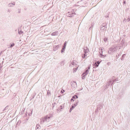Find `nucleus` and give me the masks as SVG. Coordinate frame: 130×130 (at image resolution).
<instances>
[{
	"instance_id": "obj_1",
	"label": "nucleus",
	"mask_w": 130,
	"mask_h": 130,
	"mask_svg": "<svg viewBox=\"0 0 130 130\" xmlns=\"http://www.w3.org/2000/svg\"><path fill=\"white\" fill-rule=\"evenodd\" d=\"M84 53L82 55V57L83 58H85L87 57V54H88L89 52V50L88 48L86 47V49H84Z\"/></svg>"
},
{
	"instance_id": "obj_2",
	"label": "nucleus",
	"mask_w": 130,
	"mask_h": 130,
	"mask_svg": "<svg viewBox=\"0 0 130 130\" xmlns=\"http://www.w3.org/2000/svg\"><path fill=\"white\" fill-rule=\"evenodd\" d=\"M88 72V69L87 70H86L85 72L83 73L82 75V78L83 79H84L85 78L86 75L87 74Z\"/></svg>"
},
{
	"instance_id": "obj_3",
	"label": "nucleus",
	"mask_w": 130,
	"mask_h": 130,
	"mask_svg": "<svg viewBox=\"0 0 130 130\" xmlns=\"http://www.w3.org/2000/svg\"><path fill=\"white\" fill-rule=\"evenodd\" d=\"M100 63L99 61H98L97 63L96 62L94 64V66L96 67H98Z\"/></svg>"
},
{
	"instance_id": "obj_4",
	"label": "nucleus",
	"mask_w": 130,
	"mask_h": 130,
	"mask_svg": "<svg viewBox=\"0 0 130 130\" xmlns=\"http://www.w3.org/2000/svg\"><path fill=\"white\" fill-rule=\"evenodd\" d=\"M78 103V102H76V103L74 104V105H73L72 106V108H74L77 105Z\"/></svg>"
},
{
	"instance_id": "obj_5",
	"label": "nucleus",
	"mask_w": 130,
	"mask_h": 130,
	"mask_svg": "<svg viewBox=\"0 0 130 130\" xmlns=\"http://www.w3.org/2000/svg\"><path fill=\"white\" fill-rule=\"evenodd\" d=\"M57 33V32H53V33H52V35H56Z\"/></svg>"
},
{
	"instance_id": "obj_6",
	"label": "nucleus",
	"mask_w": 130,
	"mask_h": 130,
	"mask_svg": "<svg viewBox=\"0 0 130 130\" xmlns=\"http://www.w3.org/2000/svg\"><path fill=\"white\" fill-rule=\"evenodd\" d=\"M78 97L76 95H74L73 97V98L74 99H77Z\"/></svg>"
},
{
	"instance_id": "obj_7",
	"label": "nucleus",
	"mask_w": 130,
	"mask_h": 130,
	"mask_svg": "<svg viewBox=\"0 0 130 130\" xmlns=\"http://www.w3.org/2000/svg\"><path fill=\"white\" fill-rule=\"evenodd\" d=\"M14 43H12L11 45L10 46V47H12L13 46H14Z\"/></svg>"
},
{
	"instance_id": "obj_8",
	"label": "nucleus",
	"mask_w": 130,
	"mask_h": 130,
	"mask_svg": "<svg viewBox=\"0 0 130 130\" xmlns=\"http://www.w3.org/2000/svg\"><path fill=\"white\" fill-rule=\"evenodd\" d=\"M66 43H67V42L66 41L65 42L64 44V48H65V47L66 46Z\"/></svg>"
},
{
	"instance_id": "obj_9",
	"label": "nucleus",
	"mask_w": 130,
	"mask_h": 130,
	"mask_svg": "<svg viewBox=\"0 0 130 130\" xmlns=\"http://www.w3.org/2000/svg\"><path fill=\"white\" fill-rule=\"evenodd\" d=\"M72 108H72H71L70 109V112L71 111H72V110L73 109V108Z\"/></svg>"
},
{
	"instance_id": "obj_10",
	"label": "nucleus",
	"mask_w": 130,
	"mask_h": 130,
	"mask_svg": "<svg viewBox=\"0 0 130 130\" xmlns=\"http://www.w3.org/2000/svg\"><path fill=\"white\" fill-rule=\"evenodd\" d=\"M64 92V90H62L61 91V92L62 93H63Z\"/></svg>"
},
{
	"instance_id": "obj_11",
	"label": "nucleus",
	"mask_w": 130,
	"mask_h": 130,
	"mask_svg": "<svg viewBox=\"0 0 130 130\" xmlns=\"http://www.w3.org/2000/svg\"><path fill=\"white\" fill-rule=\"evenodd\" d=\"M73 99H73H71V101H74V100Z\"/></svg>"
},
{
	"instance_id": "obj_12",
	"label": "nucleus",
	"mask_w": 130,
	"mask_h": 130,
	"mask_svg": "<svg viewBox=\"0 0 130 130\" xmlns=\"http://www.w3.org/2000/svg\"><path fill=\"white\" fill-rule=\"evenodd\" d=\"M90 67H89L88 68V69H90Z\"/></svg>"
}]
</instances>
